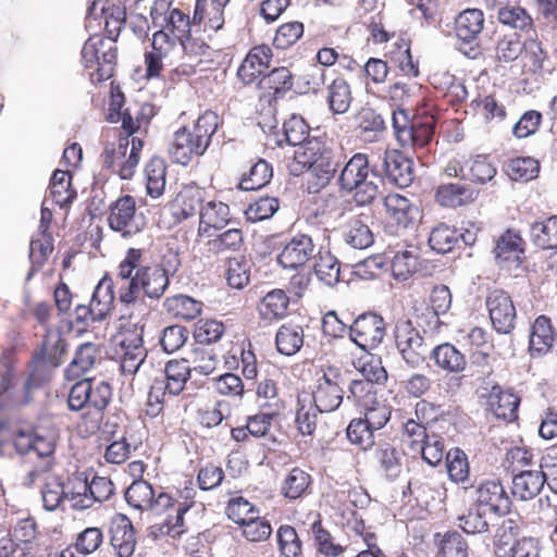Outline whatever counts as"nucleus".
<instances>
[{
    "label": "nucleus",
    "mask_w": 557,
    "mask_h": 557,
    "mask_svg": "<svg viewBox=\"0 0 557 557\" xmlns=\"http://www.w3.org/2000/svg\"><path fill=\"white\" fill-rule=\"evenodd\" d=\"M555 342L552 321L546 315H539L531 326L529 350L532 356L545 355Z\"/></svg>",
    "instance_id": "26"
},
{
    "label": "nucleus",
    "mask_w": 557,
    "mask_h": 557,
    "mask_svg": "<svg viewBox=\"0 0 557 557\" xmlns=\"http://www.w3.org/2000/svg\"><path fill=\"white\" fill-rule=\"evenodd\" d=\"M66 346L60 330L47 329L40 350L34 354V360L58 367L61 364V358L66 351Z\"/></svg>",
    "instance_id": "27"
},
{
    "label": "nucleus",
    "mask_w": 557,
    "mask_h": 557,
    "mask_svg": "<svg viewBox=\"0 0 557 557\" xmlns=\"http://www.w3.org/2000/svg\"><path fill=\"white\" fill-rule=\"evenodd\" d=\"M368 216L360 214L350 218L344 225L342 236L344 242L355 249H366L374 242L373 233L368 223Z\"/></svg>",
    "instance_id": "25"
},
{
    "label": "nucleus",
    "mask_w": 557,
    "mask_h": 557,
    "mask_svg": "<svg viewBox=\"0 0 557 557\" xmlns=\"http://www.w3.org/2000/svg\"><path fill=\"white\" fill-rule=\"evenodd\" d=\"M103 542V534L99 528L89 527L77 534L75 549L84 556L96 552Z\"/></svg>",
    "instance_id": "63"
},
{
    "label": "nucleus",
    "mask_w": 557,
    "mask_h": 557,
    "mask_svg": "<svg viewBox=\"0 0 557 557\" xmlns=\"http://www.w3.org/2000/svg\"><path fill=\"white\" fill-rule=\"evenodd\" d=\"M311 476L300 468H293L284 480L282 493L286 498L297 499L309 487Z\"/></svg>",
    "instance_id": "51"
},
{
    "label": "nucleus",
    "mask_w": 557,
    "mask_h": 557,
    "mask_svg": "<svg viewBox=\"0 0 557 557\" xmlns=\"http://www.w3.org/2000/svg\"><path fill=\"white\" fill-rule=\"evenodd\" d=\"M374 458L387 480L394 481L401 473V453L388 443L379 444Z\"/></svg>",
    "instance_id": "33"
},
{
    "label": "nucleus",
    "mask_w": 557,
    "mask_h": 557,
    "mask_svg": "<svg viewBox=\"0 0 557 557\" xmlns=\"http://www.w3.org/2000/svg\"><path fill=\"white\" fill-rule=\"evenodd\" d=\"M259 84L262 88L272 90L273 95L277 98L292 89L293 75L287 67H276L263 75Z\"/></svg>",
    "instance_id": "48"
},
{
    "label": "nucleus",
    "mask_w": 557,
    "mask_h": 557,
    "mask_svg": "<svg viewBox=\"0 0 557 557\" xmlns=\"http://www.w3.org/2000/svg\"><path fill=\"white\" fill-rule=\"evenodd\" d=\"M280 208L275 197H259L245 210L246 219L250 222H260L272 218Z\"/></svg>",
    "instance_id": "54"
},
{
    "label": "nucleus",
    "mask_w": 557,
    "mask_h": 557,
    "mask_svg": "<svg viewBox=\"0 0 557 557\" xmlns=\"http://www.w3.org/2000/svg\"><path fill=\"white\" fill-rule=\"evenodd\" d=\"M98 347L96 344L87 342L81 344L75 350L73 360L69 366V371L79 375L90 370L96 361Z\"/></svg>",
    "instance_id": "55"
},
{
    "label": "nucleus",
    "mask_w": 557,
    "mask_h": 557,
    "mask_svg": "<svg viewBox=\"0 0 557 557\" xmlns=\"http://www.w3.org/2000/svg\"><path fill=\"white\" fill-rule=\"evenodd\" d=\"M520 397L511 391H505L500 385L494 384L487 396V407L497 419L513 422L518 419Z\"/></svg>",
    "instance_id": "19"
},
{
    "label": "nucleus",
    "mask_w": 557,
    "mask_h": 557,
    "mask_svg": "<svg viewBox=\"0 0 557 557\" xmlns=\"http://www.w3.org/2000/svg\"><path fill=\"white\" fill-rule=\"evenodd\" d=\"M344 375L336 367H329L317 380L312 392V400L320 412H333L339 408L344 399Z\"/></svg>",
    "instance_id": "8"
},
{
    "label": "nucleus",
    "mask_w": 557,
    "mask_h": 557,
    "mask_svg": "<svg viewBox=\"0 0 557 557\" xmlns=\"http://www.w3.org/2000/svg\"><path fill=\"white\" fill-rule=\"evenodd\" d=\"M437 557H469L468 542L460 532L447 531L438 543Z\"/></svg>",
    "instance_id": "47"
},
{
    "label": "nucleus",
    "mask_w": 557,
    "mask_h": 557,
    "mask_svg": "<svg viewBox=\"0 0 557 557\" xmlns=\"http://www.w3.org/2000/svg\"><path fill=\"white\" fill-rule=\"evenodd\" d=\"M114 493L113 482L106 476L95 475L91 482H78L72 491L71 502L75 509L90 508L95 502L102 503Z\"/></svg>",
    "instance_id": "13"
},
{
    "label": "nucleus",
    "mask_w": 557,
    "mask_h": 557,
    "mask_svg": "<svg viewBox=\"0 0 557 557\" xmlns=\"http://www.w3.org/2000/svg\"><path fill=\"white\" fill-rule=\"evenodd\" d=\"M544 467L540 465L541 469ZM546 481L547 474L543 470H519L512 475L511 495L517 500H531L541 493Z\"/></svg>",
    "instance_id": "18"
},
{
    "label": "nucleus",
    "mask_w": 557,
    "mask_h": 557,
    "mask_svg": "<svg viewBox=\"0 0 557 557\" xmlns=\"http://www.w3.org/2000/svg\"><path fill=\"white\" fill-rule=\"evenodd\" d=\"M349 338L361 349L376 348L385 336L384 319L375 312H363L354 319L348 329Z\"/></svg>",
    "instance_id": "10"
},
{
    "label": "nucleus",
    "mask_w": 557,
    "mask_h": 557,
    "mask_svg": "<svg viewBox=\"0 0 557 557\" xmlns=\"http://www.w3.org/2000/svg\"><path fill=\"white\" fill-rule=\"evenodd\" d=\"M532 243L541 249L557 248V215L534 222L530 227Z\"/></svg>",
    "instance_id": "36"
},
{
    "label": "nucleus",
    "mask_w": 557,
    "mask_h": 557,
    "mask_svg": "<svg viewBox=\"0 0 557 557\" xmlns=\"http://www.w3.org/2000/svg\"><path fill=\"white\" fill-rule=\"evenodd\" d=\"M384 206L387 210L389 219L397 226L407 228L413 223L418 213V209L410 200L399 194H389L384 198Z\"/></svg>",
    "instance_id": "28"
},
{
    "label": "nucleus",
    "mask_w": 557,
    "mask_h": 557,
    "mask_svg": "<svg viewBox=\"0 0 557 557\" xmlns=\"http://www.w3.org/2000/svg\"><path fill=\"white\" fill-rule=\"evenodd\" d=\"M250 278V264L244 258H232L228 260V267L226 271L227 284L232 288L242 289L248 283Z\"/></svg>",
    "instance_id": "59"
},
{
    "label": "nucleus",
    "mask_w": 557,
    "mask_h": 557,
    "mask_svg": "<svg viewBox=\"0 0 557 557\" xmlns=\"http://www.w3.org/2000/svg\"><path fill=\"white\" fill-rule=\"evenodd\" d=\"M429 245L437 253L445 255L458 248L457 227L440 223L430 233Z\"/></svg>",
    "instance_id": "41"
},
{
    "label": "nucleus",
    "mask_w": 557,
    "mask_h": 557,
    "mask_svg": "<svg viewBox=\"0 0 557 557\" xmlns=\"http://www.w3.org/2000/svg\"><path fill=\"white\" fill-rule=\"evenodd\" d=\"M304 34L301 22H289L281 25L273 39L275 48L284 50L293 46Z\"/></svg>",
    "instance_id": "64"
},
{
    "label": "nucleus",
    "mask_w": 557,
    "mask_h": 557,
    "mask_svg": "<svg viewBox=\"0 0 557 557\" xmlns=\"http://www.w3.org/2000/svg\"><path fill=\"white\" fill-rule=\"evenodd\" d=\"M479 196V190L471 184L458 181L455 183L442 184L437 187L435 199L446 208H457L473 202Z\"/></svg>",
    "instance_id": "22"
},
{
    "label": "nucleus",
    "mask_w": 557,
    "mask_h": 557,
    "mask_svg": "<svg viewBox=\"0 0 557 557\" xmlns=\"http://www.w3.org/2000/svg\"><path fill=\"white\" fill-rule=\"evenodd\" d=\"M203 190L193 189L186 190L181 196V205L174 211L173 215L177 221L186 220L194 216L197 212L200 213L203 208Z\"/></svg>",
    "instance_id": "56"
},
{
    "label": "nucleus",
    "mask_w": 557,
    "mask_h": 557,
    "mask_svg": "<svg viewBox=\"0 0 557 557\" xmlns=\"http://www.w3.org/2000/svg\"><path fill=\"white\" fill-rule=\"evenodd\" d=\"M152 485L143 480H134L126 488L124 497L126 503L139 512L148 510L152 506L153 500Z\"/></svg>",
    "instance_id": "40"
},
{
    "label": "nucleus",
    "mask_w": 557,
    "mask_h": 557,
    "mask_svg": "<svg viewBox=\"0 0 557 557\" xmlns=\"http://www.w3.org/2000/svg\"><path fill=\"white\" fill-rule=\"evenodd\" d=\"M191 367L186 359H172L165 363V386L164 391L173 396L180 395L190 377Z\"/></svg>",
    "instance_id": "31"
},
{
    "label": "nucleus",
    "mask_w": 557,
    "mask_h": 557,
    "mask_svg": "<svg viewBox=\"0 0 557 557\" xmlns=\"http://www.w3.org/2000/svg\"><path fill=\"white\" fill-rule=\"evenodd\" d=\"M111 545L119 557H131L136 547L135 530L126 515L116 513L110 525Z\"/></svg>",
    "instance_id": "20"
},
{
    "label": "nucleus",
    "mask_w": 557,
    "mask_h": 557,
    "mask_svg": "<svg viewBox=\"0 0 557 557\" xmlns=\"http://www.w3.org/2000/svg\"><path fill=\"white\" fill-rule=\"evenodd\" d=\"M49 190L53 202L60 208L69 207L77 196L72 187L70 173L59 169L51 176Z\"/></svg>",
    "instance_id": "32"
},
{
    "label": "nucleus",
    "mask_w": 557,
    "mask_h": 557,
    "mask_svg": "<svg viewBox=\"0 0 557 557\" xmlns=\"http://www.w3.org/2000/svg\"><path fill=\"white\" fill-rule=\"evenodd\" d=\"M492 516L472 500L456 520L458 528L467 535H484L491 532Z\"/></svg>",
    "instance_id": "23"
},
{
    "label": "nucleus",
    "mask_w": 557,
    "mask_h": 557,
    "mask_svg": "<svg viewBox=\"0 0 557 557\" xmlns=\"http://www.w3.org/2000/svg\"><path fill=\"white\" fill-rule=\"evenodd\" d=\"M275 344L280 354L285 356L295 355L304 344L302 327L293 324L281 325L276 333Z\"/></svg>",
    "instance_id": "37"
},
{
    "label": "nucleus",
    "mask_w": 557,
    "mask_h": 557,
    "mask_svg": "<svg viewBox=\"0 0 557 557\" xmlns=\"http://www.w3.org/2000/svg\"><path fill=\"white\" fill-rule=\"evenodd\" d=\"M341 159L342 154L321 136L312 137L295 151L297 164L302 170H310L320 187H325L334 178Z\"/></svg>",
    "instance_id": "4"
},
{
    "label": "nucleus",
    "mask_w": 557,
    "mask_h": 557,
    "mask_svg": "<svg viewBox=\"0 0 557 557\" xmlns=\"http://www.w3.org/2000/svg\"><path fill=\"white\" fill-rule=\"evenodd\" d=\"M224 333V325L216 320L198 321L194 330V338L198 345H210L218 342Z\"/></svg>",
    "instance_id": "60"
},
{
    "label": "nucleus",
    "mask_w": 557,
    "mask_h": 557,
    "mask_svg": "<svg viewBox=\"0 0 557 557\" xmlns=\"http://www.w3.org/2000/svg\"><path fill=\"white\" fill-rule=\"evenodd\" d=\"M243 233L239 228H230L213 239L208 240L207 246L210 252L214 255L225 251H237L243 245Z\"/></svg>",
    "instance_id": "52"
},
{
    "label": "nucleus",
    "mask_w": 557,
    "mask_h": 557,
    "mask_svg": "<svg viewBox=\"0 0 557 557\" xmlns=\"http://www.w3.org/2000/svg\"><path fill=\"white\" fill-rule=\"evenodd\" d=\"M465 488L471 490L472 500L487 510L490 515L500 518L507 516L511 510V497L499 480H481Z\"/></svg>",
    "instance_id": "7"
},
{
    "label": "nucleus",
    "mask_w": 557,
    "mask_h": 557,
    "mask_svg": "<svg viewBox=\"0 0 557 557\" xmlns=\"http://www.w3.org/2000/svg\"><path fill=\"white\" fill-rule=\"evenodd\" d=\"M147 194L158 198L165 187V164L160 158H152L145 168Z\"/></svg>",
    "instance_id": "45"
},
{
    "label": "nucleus",
    "mask_w": 557,
    "mask_h": 557,
    "mask_svg": "<svg viewBox=\"0 0 557 557\" xmlns=\"http://www.w3.org/2000/svg\"><path fill=\"white\" fill-rule=\"evenodd\" d=\"M349 442L362 450H367L374 445V431L362 420V418L352 419L346 430Z\"/></svg>",
    "instance_id": "53"
},
{
    "label": "nucleus",
    "mask_w": 557,
    "mask_h": 557,
    "mask_svg": "<svg viewBox=\"0 0 557 557\" xmlns=\"http://www.w3.org/2000/svg\"><path fill=\"white\" fill-rule=\"evenodd\" d=\"M272 55L269 46L253 47L237 70L238 78L246 85L255 83L269 67Z\"/></svg>",
    "instance_id": "21"
},
{
    "label": "nucleus",
    "mask_w": 557,
    "mask_h": 557,
    "mask_svg": "<svg viewBox=\"0 0 557 557\" xmlns=\"http://www.w3.org/2000/svg\"><path fill=\"white\" fill-rule=\"evenodd\" d=\"M392 125L400 146L417 150L425 148L433 140L436 119L432 114L409 117L407 111L398 109L393 111Z\"/></svg>",
    "instance_id": "5"
},
{
    "label": "nucleus",
    "mask_w": 557,
    "mask_h": 557,
    "mask_svg": "<svg viewBox=\"0 0 557 557\" xmlns=\"http://www.w3.org/2000/svg\"><path fill=\"white\" fill-rule=\"evenodd\" d=\"M430 359L436 368L446 373H461L467 367L466 356L450 343H443L432 348Z\"/></svg>",
    "instance_id": "24"
},
{
    "label": "nucleus",
    "mask_w": 557,
    "mask_h": 557,
    "mask_svg": "<svg viewBox=\"0 0 557 557\" xmlns=\"http://www.w3.org/2000/svg\"><path fill=\"white\" fill-rule=\"evenodd\" d=\"M394 337L396 348L409 368L419 369L426 363L428 345L409 319H399L395 323Z\"/></svg>",
    "instance_id": "6"
},
{
    "label": "nucleus",
    "mask_w": 557,
    "mask_h": 557,
    "mask_svg": "<svg viewBox=\"0 0 557 557\" xmlns=\"http://www.w3.org/2000/svg\"><path fill=\"white\" fill-rule=\"evenodd\" d=\"M206 145L190 133V128L183 126L178 128L169 144V153L173 162L187 165L193 157L202 156L206 152Z\"/></svg>",
    "instance_id": "16"
},
{
    "label": "nucleus",
    "mask_w": 557,
    "mask_h": 557,
    "mask_svg": "<svg viewBox=\"0 0 557 557\" xmlns=\"http://www.w3.org/2000/svg\"><path fill=\"white\" fill-rule=\"evenodd\" d=\"M114 282L109 273H106L96 285L90 302L98 308V315L107 318L115 300Z\"/></svg>",
    "instance_id": "39"
},
{
    "label": "nucleus",
    "mask_w": 557,
    "mask_h": 557,
    "mask_svg": "<svg viewBox=\"0 0 557 557\" xmlns=\"http://www.w3.org/2000/svg\"><path fill=\"white\" fill-rule=\"evenodd\" d=\"M336 184L341 191L354 194L358 206H367L379 195L383 177L375 166H370L368 156L359 152L345 163Z\"/></svg>",
    "instance_id": "2"
},
{
    "label": "nucleus",
    "mask_w": 557,
    "mask_h": 557,
    "mask_svg": "<svg viewBox=\"0 0 557 557\" xmlns=\"http://www.w3.org/2000/svg\"><path fill=\"white\" fill-rule=\"evenodd\" d=\"M356 120L360 134L376 136L377 133L385 129V121L383 116L370 107L361 108Z\"/></svg>",
    "instance_id": "61"
},
{
    "label": "nucleus",
    "mask_w": 557,
    "mask_h": 557,
    "mask_svg": "<svg viewBox=\"0 0 557 557\" xmlns=\"http://www.w3.org/2000/svg\"><path fill=\"white\" fill-rule=\"evenodd\" d=\"M289 298L283 289L269 292L258 307L260 317L267 321H274L285 317Z\"/></svg>",
    "instance_id": "35"
},
{
    "label": "nucleus",
    "mask_w": 557,
    "mask_h": 557,
    "mask_svg": "<svg viewBox=\"0 0 557 557\" xmlns=\"http://www.w3.org/2000/svg\"><path fill=\"white\" fill-rule=\"evenodd\" d=\"M273 176V170L271 164L260 159L249 170L248 173L244 174L238 187L242 190H258L270 183Z\"/></svg>",
    "instance_id": "42"
},
{
    "label": "nucleus",
    "mask_w": 557,
    "mask_h": 557,
    "mask_svg": "<svg viewBox=\"0 0 557 557\" xmlns=\"http://www.w3.org/2000/svg\"><path fill=\"white\" fill-rule=\"evenodd\" d=\"M282 137L276 138V145L283 147L284 144L289 146H299L301 148L306 141L312 139L309 136L310 127L306 120L299 114H292L284 121L282 126Z\"/></svg>",
    "instance_id": "29"
},
{
    "label": "nucleus",
    "mask_w": 557,
    "mask_h": 557,
    "mask_svg": "<svg viewBox=\"0 0 557 557\" xmlns=\"http://www.w3.org/2000/svg\"><path fill=\"white\" fill-rule=\"evenodd\" d=\"M496 264L506 271H513L520 268L523 262L524 240L511 230H507L496 240L493 249Z\"/></svg>",
    "instance_id": "14"
},
{
    "label": "nucleus",
    "mask_w": 557,
    "mask_h": 557,
    "mask_svg": "<svg viewBox=\"0 0 557 557\" xmlns=\"http://www.w3.org/2000/svg\"><path fill=\"white\" fill-rule=\"evenodd\" d=\"M319 258L313 264V270L317 277L329 286L335 285L339 281L341 264L336 257L329 251L322 253L318 251Z\"/></svg>",
    "instance_id": "44"
},
{
    "label": "nucleus",
    "mask_w": 557,
    "mask_h": 557,
    "mask_svg": "<svg viewBox=\"0 0 557 557\" xmlns=\"http://www.w3.org/2000/svg\"><path fill=\"white\" fill-rule=\"evenodd\" d=\"M295 424L304 436H310L317 429L318 413L320 409L314 404L305 405L298 399Z\"/></svg>",
    "instance_id": "57"
},
{
    "label": "nucleus",
    "mask_w": 557,
    "mask_h": 557,
    "mask_svg": "<svg viewBox=\"0 0 557 557\" xmlns=\"http://www.w3.org/2000/svg\"><path fill=\"white\" fill-rule=\"evenodd\" d=\"M13 446L17 454L26 455L34 462L33 469L26 474L24 485L30 487L44 473L54 466L57 446L55 434L41 428L18 430L13 436Z\"/></svg>",
    "instance_id": "3"
},
{
    "label": "nucleus",
    "mask_w": 557,
    "mask_h": 557,
    "mask_svg": "<svg viewBox=\"0 0 557 557\" xmlns=\"http://www.w3.org/2000/svg\"><path fill=\"white\" fill-rule=\"evenodd\" d=\"M109 226L123 237L138 234L145 226L144 216L136 215V201L133 196L120 197L110 206Z\"/></svg>",
    "instance_id": "11"
},
{
    "label": "nucleus",
    "mask_w": 557,
    "mask_h": 557,
    "mask_svg": "<svg viewBox=\"0 0 557 557\" xmlns=\"http://www.w3.org/2000/svg\"><path fill=\"white\" fill-rule=\"evenodd\" d=\"M352 97L349 84L343 77H336L327 86V103L334 114L346 113Z\"/></svg>",
    "instance_id": "38"
},
{
    "label": "nucleus",
    "mask_w": 557,
    "mask_h": 557,
    "mask_svg": "<svg viewBox=\"0 0 557 557\" xmlns=\"http://www.w3.org/2000/svg\"><path fill=\"white\" fill-rule=\"evenodd\" d=\"M484 26V14L480 9H466L455 18V34L460 41L458 50L470 59L481 54L476 42Z\"/></svg>",
    "instance_id": "9"
},
{
    "label": "nucleus",
    "mask_w": 557,
    "mask_h": 557,
    "mask_svg": "<svg viewBox=\"0 0 557 557\" xmlns=\"http://www.w3.org/2000/svg\"><path fill=\"white\" fill-rule=\"evenodd\" d=\"M41 496L44 508L48 511H53L60 506L64 498L71 500L72 491H65L61 480L57 476H52L46 481L41 490Z\"/></svg>",
    "instance_id": "49"
},
{
    "label": "nucleus",
    "mask_w": 557,
    "mask_h": 557,
    "mask_svg": "<svg viewBox=\"0 0 557 557\" xmlns=\"http://www.w3.org/2000/svg\"><path fill=\"white\" fill-rule=\"evenodd\" d=\"M383 170L388 181L400 188L409 186L413 178V161L399 150H386Z\"/></svg>",
    "instance_id": "17"
},
{
    "label": "nucleus",
    "mask_w": 557,
    "mask_h": 557,
    "mask_svg": "<svg viewBox=\"0 0 557 557\" xmlns=\"http://www.w3.org/2000/svg\"><path fill=\"white\" fill-rule=\"evenodd\" d=\"M276 540L283 557H301V541L294 527L281 525L276 531Z\"/></svg>",
    "instance_id": "50"
},
{
    "label": "nucleus",
    "mask_w": 557,
    "mask_h": 557,
    "mask_svg": "<svg viewBox=\"0 0 557 557\" xmlns=\"http://www.w3.org/2000/svg\"><path fill=\"white\" fill-rule=\"evenodd\" d=\"M230 221V207L222 201H209L200 210L199 235L207 234L210 228L221 230Z\"/></svg>",
    "instance_id": "30"
},
{
    "label": "nucleus",
    "mask_w": 557,
    "mask_h": 557,
    "mask_svg": "<svg viewBox=\"0 0 557 557\" xmlns=\"http://www.w3.org/2000/svg\"><path fill=\"white\" fill-rule=\"evenodd\" d=\"M163 23L164 25H162V27H164L172 35L173 42H180L189 36L190 18L181 10H171L166 21Z\"/></svg>",
    "instance_id": "58"
},
{
    "label": "nucleus",
    "mask_w": 557,
    "mask_h": 557,
    "mask_svg": "<svg viewBox=\"0 0 557 557\" xmlns=\"http://www.w3.org/2000/svg\"><path fill=\"white\" fill-rule=\"evenodd\" d=\"M493 329L509 335L515 330L517 310L510 295L504 289H493L485 300Z\"/></svg>",
    "instance_id": "12"
},
{
    "label": "nucleus",
    "mask_w": 557,
    "mask_h": 557,
    "mask_svg": "<svg viewBox=\"0 0 557 557\" xmlns=\"http://www.w3.org/2000/svg\"><path fill=\"white\" fill-rule=\"evenodd\" d=\"M218 114L213 111L207 110L197 119L193 128H190V133L195 135L196 138L199 137L202 144L206 145V149L211 141L212 135L218 129Z\"/></svg>",
    "instance_id": "62"
},
{
    "label": "nucleus",
    "mask_w": 557,
    "mask_h": 557,
    "mask_svg": "<svg viewBox=\"0 0 557 557\" xmlns=\"http://www.w3.org/2000/svg\"><path fill=\"white\" fill-rule=\"evenodd\" d=\"M497 18L503 25L529 33L533 30V20L525 9L519 5H505L498 9Z\"/></svg>",
    "instance_id": "43"
},
{
    "label": "nucleus",
    "mask_w": 557,
    "mask_h": 557,
    "mask_svg": "<svg viewBox=\"0 0 557 557\" xmlns=\"http://www.w3.org/2000/svg\"><path fill=\"white\" fill-rule=\"evenodd\" d=\"M163 307L168 313L183 320L196 319L202 310V302L187 295L178 294L166 297Z\"/></svg>",
    "instance_id": "34"
},
{
    "label": "nucleus",
    "mask_w": 557,
    "mask_h": 557,
    "mask_svg": "<svg viewBox=\"0 0 557 557\" xmlns=\"http://www.w3.org/2000/svg\"><path fill=\"white\" fill-rule=\"evenodd\" d=\"M143 252L137 248H128L119 264L117 276L122 280L119 286L117 300L122 305V319H133L148 313L145 299L159 300L170 284L168 271L162 265H141Z\"/></svg>",
    "instance_id": "1"
},
{
    "label": "nucleus",
    "mask_w": 557,
    "mask_h": 557,
    "mask_svg": "<svg viewBox=\"0 0 557 557\" xmlns=\"http://www.w3.org/2000/svg\"><path fill=\"white\" fill-rule=\"evenodd\" d=\"M315 257V245L311 236L297 234L284 246L277 262L284 269L296 270Z\"/></svg>",
    "instance_id": "15"
},
{
    "label": "nucleus",
    "mask_w": 557,
    "mask_h": 557,
    "mask_svg": "<svg viewBox=\"0 0 557 557\" xmlns=\"http://www.w3.org/2000/svg\"><path fill=\"white\" fill-rule=\"evenodd\" d=\"M506 171L512 181L529 182L537 177L540 162L532 157H518L507 163Z\"/></svg>",
    "instance_id": "46"
}]
</instances>
